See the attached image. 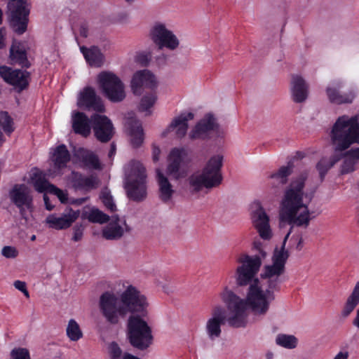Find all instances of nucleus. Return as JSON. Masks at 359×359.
Wrapping results in <instances>:
<instances>
[{
  "mask_svg": "<svg viewBox=\"0 0 359 359\" xmlns=\"http://www.w3.org/2000/svg\"><path fill=\"white\" fill-rule=\"evenodd\" d=\"M237 262L240 265L236 271V284L238 286L250 284L246 299H241L227 287L219 295L230 313L228 318L229 325L238 328L246 326L248 306L256 313L264 314L269 310V304L272 300L268 298L267 292H264L260 287L259 279L255 278L262 265L260 257L241 254L238 257Z\"/></svg>",
  "mask_w": 359,
  "mask_h": 359,
  "instance_id": "nucleus-1",
  "label": "nucleus"
},
{
  "mask_svg": "<svg viewBox=\"0 0 359 359\" xmlns=\"http://www.w3.org/2000/svg\"><path fill=\"white\" fill-rule=\"evenodd\" d=\"M307 177L308 172L305 171L294 178L285 189L280 203V219L292 226L306 229L311 219L308 204L303 201L304 196L309 198V202L313 197V192L304 191Z\"/></svg>",
  "mask_w": 359,
  "mask_h": 359,
  "instance_id": "nucleus-2",
  "label": "nucleus"
},
{
  "mask_svg": "<svg viewBox=\"0 0 359 359\" xmlns=\"http://www.w3.org/2000/svg\"><path fill=\"white\" fill-rule=\"evenodd\" d=\"M330 139L334 155L341 156L344 161L341 166V173L348 174L355 170L357 163L350 156L342 152L348 149L351 145L359 144V116L354 115L349 117L343 115L337 118L330 131Z\"/></svg>",
  "mask_w": 359,
  "mask_h": 359,
  "instance_id": "nucleus-3",
  "label": "nucleus"
},
{
  "mask_svg": "<svg viewBox=\"0 0 359 359\" xmlns=\"http://www.w3.org/2000/svg\"><path fill=\"white\" fill-rule=\"evenodd\" d=\"M223 165V156L215 155L207 162L199 175L193 174L188 178L190 192L198 193L203 187L212 189L221 184L223 177L221 169Z\"/></svg>",
  "mask_w": 359,
  "mask_h": 359,
  "instance_id": "nucleus-4",
  "label": "nucleus"
},
{
  "mask_svg": "<svg viewBox=\"0 0 359 359\" xmlns=\"http://www.w3.org/2000/svg\"><path fill=\"white\" fill-rule=\"evenodd\" d=\"M157 83L155 76L149 70L144 69L135 72L131 80V89L135 95H140L144 88L150 90L141 99L139 111H149L157 100Z\"/></svg>",
  "mask_w": 359,
  "mask_h": 359,
  "instance_id": "nucleus-5",
  "label": "nucleus"
},
{
  "mask_svg": "<svg viewBox=\"0 0 359 359\" xmlns=\"http://www.w3.org/2000/svg\"><path fill=\"white\" fill-rule=\"evenodd\" d=\"M125 189L127 196L135 202L144 201L147 195L146 169L140 162H133L128 175Z\"/></svg>",
  "mask_w": 359,
  "mask_h": 359,
  "instance_id": "nucleus-6",
  "label": "nucleus"
},
{
  "mask_svg": "<svg viewBox=\"0 0 359 359\" xmlns=\"http://www.w3.org/2000/svg\"><path fill=\"white\" fill-rule=\"evenodd\" d=\"M128 336L130 344L141 351L152 343L151 329L140 316L133 315L128 321Z\"/></svg>",
  "mask_w": 359,
  "mask_h": 359,
  "instance_id": "nucleus-7",
  "label": "nucleus"
},
{
  "mask_svg": "<svg viewBox=\"0 0 359 359\" xmlns=\"http://www.w3.org/2000/svg\"><path fill=\"white\" fill-rule=\"evenodd\" d=\"M97 83L104 97L111 102H120L125 99L124 84L115 74L102 72L97 76Z\"/></svg>",
  "mask_w": 359,
  "mask_h": 359,
  "instance_id": "nucleus-8",
  "label": "nucleus"
},
{
  "mask_svg": "<svg viewBox=\"0 0 359 359\" xmlns=\"http://www.w3.org/2000/svg\"><path fill=\"white\" fill-rule=\"evenodd\" d=\"M99 308L107 321L113 325L118 323L120 317L126 316L121 297L118 298L111 292H104L101 294L99 299Z\"/></svg>",
  "mask_w": 359,
  "mask_h": 359,
  "instance_id": "nucleus-9",
  "label": "nucleus"
},
{
  "mask_svg": "<svg viewBox=\"0 0 359 359\" xmlns=\"http://www.w3.org/2000/svg\"><path fill=\"white\" fill-rule=\"evenodd\" d=\"M10 12V25L18 34H22L27 29L29 8L27 0H11L8 4Z\"/></svg>",
  "mask_w": 359,
  "mask_h": 359,
  "instance_id": "nucleus-10",
  "label": "nucleus"
},
{
  "mask_svg": "<svg viewBox=\"0 0 359 359\" xmlns=\"http://www.w3.org/2000/svg\"><path fill=\"white\" fill-rule=\"evenodd\" d=\"M224 136V131L213 114H207L194 126L189 134L191 140H210L212 137L219 138Z\"/></svg>",
  "mask_w": 359,
  "mask_h": 359,
  "instance_id": "nucleus-11",
  "label": "nucleus"
},
{
  "mask_svg": "<svg viewBox=\"0 0 359 359\" xmlns=\"http://www.w3.org/2000/svg\"><path fill=\"white\" fill-rule=\"evenodd\" d=\"M120 297L125 310V316L129 312L140 313L143 316L147 315V298L135 287L129 285Z\"/></svg>",
  "mask_w": 359,
  "mask_h": 359,
  "instance_id": "nucleus-12",
  "label": "nucleus"
},
{
  "mask_svg": "<svg viewBox=\"0 0 359 359\" xmlns=\"http://www.w3.org/2000/svg\"><path fill=\"white\" fill-rule=\"evenodd\" d=\"M290 231L285 236L280 250H275L272 257V264L266 265L264 272L261 274V278H279L285 271V264L290 256L289 252L285 249L286 241L290 234Z\"/></svg>",
  "mask_w": 359,
  "mask_h": 359,
  "instance_id": "nucleus-13",
  "label": "nucleus"
},
{
  "mask_svg": "<svg viewBox=\"0 0 359 359\" xmlns=\"http://www.w3.org/2000/svg\"><path fill=\"white\" fill-rule=\"evenodd\" d=\"M151 39L159 49L166 48L169 50H175L179 44L177 36L168 30L164 24L156 23L150 32Z\"/></svg>",
  "mask_w": 359,
  "mask_h": 359,
  "instance_id": "nucleus-14",
  "label": "nucleus"
},
{
  "mask_svg": "<svg viewBox=\"0 0 359 359\" xmlns=\"http://www.w3.org/2000/svg\"><path fill=\"white\" fill-rule=\"evenodd\" d=\"M11 201L19 209L22 217L25 214V208L31 210L33 208V196L29 189L24 184H16L9 191Z\"/></svg>",
  "mask_w": 359,
  "mask_h": 359,
  "instance_id": "nucleus-15",
  "label": "nucleus"
},
{
  "mask_svg": "<svg viewBox=\"0 0 359 359\" xmlns=\"http://www.w3.org/2000/svg\"><path fill=\"white\" fill-rule=\"evenodd\" d=\"M77 106L81 109L97 113H103L105 111L102 98L90 86H86L81 91L77 100Z\"/></svg>",
  "mask_w": 359,
  "mask_h": 359,
  "instance_id": "nucleus-16",
  "label": "nucleus"
},
{
  "mask_svg": "<svg viewBox=\"0 0 359 359\" xmlns=\"http://www.w3.org/2000/svg\"><path fill=\"white\" fill-rule=\"evenodd\" d=\"M0 76L7 83L22 91L29 85V73L20 69H13L6 65L0 67Z\"/></svg>",
  "mask_w": 359,
  "mask_h": 359,
  "instance_id": "nucleus-17",
  "label": "nucleus"
},
{
  "mask_svg": "<svg viewBox=\"0 0 359 359\" xmlns=\"http://www.w3.org/2000/svg\"><path fill=\"white\" fill-rule=\"evenodd\" d=\"M92 128L95 137L101 142H109L114 133L111 121L104 115L94 114L92 116Z\"/></svg>",
  "mask_w": 359,
  "mask_h": 359,
  "instance_id": "nucleus-18",
  "label": "nucleus"
},
{
  "mask_svg": "<svg viewBox=\"0 0 359 359\" xmlns=\"http://www.w3.org/2000/svg\"><path fill=\"white\" fill-rule=\"evenodd\" d=\"M252 220L253 226L259 233V236L264 240H269L272 236L269 217L261 205L253 212Z\"/></svg>",
  "mask_w": 359,
  "mask_h": 359,
  "instance_id": "nucleus-19",
  "label": "nucleus"
},
{
  "mask_svg": "<svg viewBox=\"0 0 359 359\" xmlns=\"http://www.w3.org/2000/svg\"><path fill=\"white\" fill-rule=\"evenodd\" d=\"M79 215V210H74L71 208L67 213H64L61 217L50 215L47 217L46 222L49 225V227L52 229L57 230L65 229L69 228L76 221Z\"/></svg>",
  "mask_w": 359,
  "mask_h": 359,
  "instance_id": "nucleus-20",
  "label": "nucleus"
},
{
  "mask_svg": "<svg viewBox=\"0 0 359 359\" xmlns=\"http://www.w3.org/2000/svg\"><path fill=\"white\" fill-rule=\"evenodd\" d=\"M125 125L130 137L133 147H140L144 141V132L141 122L135 117L130 116L128 117Z\"/></svg>",
  "mask_w": 359,
  "mask_h": 359,
  "instance_id": "nucleus-21",
  "label": "nucleus"
},
{
  "mask_svg": "<svg viewBox=\"0 0 359 359\" xmlns=\"http://www.w3.org/2000/svg\"><path fill=\"white\" fill-rule=\"evenodd\" d=\"M92 128V116L89 118L83 112L76 111L72 116V130L74 133L87 137Z\"/></svg>",
  "mask_w": 359,
  "mask_h": 359,
  "instance_id": "nucleus-22",
  "label": "nucleus"
},
{
  "mask_svg": "<svg viewBox=\"0 0 359 359\" xmlns=\"http://www.w3.org/2000/svg\"><path fill=\"white\" fill-rule=\"evenodd\" d=\"M341 88V83L337 81L333 83L332 86H328L326 89L327 97L331 103L341 104L344 103H351L355 97L353 91L341 94L339 89Z\"/></svg>",
  "mask_w": 359,
  "mask_h": 359,
  "instance_id": "nucleus-23",
  "label": "nucleus"
},
{
  "mask_svg": "<svg viewBox=\"0 0 359 359\" xmlns=\"http://www.w3.org/2000/svg\"><path fill=\"white\" fill-rule=\"evenodd\" d=\"M292 100L296 103L304 102L308 97V85L299 75H293L291 81Z\"/></svg>",
  "mask_w": 359,
  "mask_h": 359,
  "instance_id": "nucleus-24",
  "label": "nucleus"
},
{
  "mask_svg": "<svg viewBox=\"0 0 359 359\" xmlns=\"http://www.w3.org/2000/svg\"><path fill=\"white\" fill-rule=\"evenodd\" d=\"M187 156V151L184 148H174L169 155V164L168 171L170 174L178 177L181 175L180 171Z\"/></svg>",
  "mask_w": 359,
  "mask_h": 359,
  "instance_id": "nucleus-25",
  "label": "nucleus"
},
{
  "mask_svg": "<svg viewBox=\"0 0 359 359\" xmlns=\"http://www.w3.org/2000/svg\"><path fill=\"white\" fill-rule=\"evenodd\" d=\"M75 156L86 168L93 170H100L102 168L98 156L90 150L82 147L79 148Z\"/></svg>",
  "mask_w": 359,
  "mask_h": 359,
  "instance_id": "nucleus-26",
  "label": "nucleus"
},
{
  "mask_svg": "<svg viewBox=\"0 0 359 359\" xmlns=\"http://www.w3.org/2000/svg\"><path fill=\"white\" fill-rule=\"evenodd\" d=\"M70 181L72 187L79 190H90L95 187L97 184V177L94 175L88 177L83 174L72 171L71 173Z\"/></svg>",
  "mask_w": 359,
  "mask_h": 359,
  "instance_id": "nucleus-27",
  "label": "nucleus"
},
{
  "mask_svg": "<svg viewBox=\"0 0 359 359\" xmlns=\"http://www.w3.org/2000/svg\"><path fill=\"white\" fill-rule=\"evenodd\" d=\"M10 59L13 64H17L22 68H29L31 66L27 59V51L20 42H14L10 48Z\"/></svg>",
  "mask_w": 359,
  "mask_h": 359,
  "instance_id": "nucleus-28",
  "label": "nucleus"
},
{
  "mask_svg": "<svg viewBox=\"0 0 359 359\" xmlns=\"http://www.w3.org/2000/svg\"><path fill=\"white\" fill-rule=\"evenodd\" d=\"M194 114L192 112L182 113L179 116L175 118L168 126L169 130L177 128L176 135L182 138L185 136L188 130V121L194 118Z\"/></svg>",
  "mask_w": 359,
  "mask_h": 359,
  "instance_id": "nucleus-29",
  "label": "nucleus"
},
{
  "mask_svg": "<svg viewBox=\"0 0 359 359\" xmlns=\"http://www.w3.org/2000/svg\"><path fill=\"white\" fill-rule=\"evenodd\" d=\"M50 158L55 168L62 169L66 168L67 163L70 161L71 154L67 146L61 144L55 147Z\"/></svg>",
  "mask_w": 359,
  "mask_h": 359,
  "instance_id": "nucleus-30",
  "label": "nucleus"
},
{
  "mask_svg": "<svg viewBox=\"0 0 359 359\" xmlns=\"http://www.w3.org/2000/svg\"><path fill=\"white\" fill-rule=\"evenodd\" d=\"M157 181L159 186V197L164 202H168L175 191L168 178L159 170H157Z\"/></svg>",
  "mask_w": 359,
  "mask_h": 359,
  "instance_id": "nucleus-31",
  "label": "nucleus"
},
{
  "mask_svg": "<svg viewBox=\"0 0 359 359\" xmlns=\"http://www.w3.org/2000/svg\"><path fill=\"white\" fill-rule=\"evenodd\" d=\"M81 52L88 64L90 66L100 67L102 63L103 55L97 46H93L90 48L80 47Z\"/></svg>",
  "mask_w": 359,
  "mask_h": 359,
  "instance_id": "nucleus-32",
  "label": "nucleus"
},
{
  "mask_svg": "<svg viewBox=\"0 0 359 359\" xmlns=\"http://www.w3.org/2000/svg\"><path fill=\"white\" fill-rule=\"evenodd\" d=\"M359 304V281L356 283L351 294L347 298L341 311V316L346 318Z\"/></svg>",
  "mask_w": 359,
  "mask_h": 359,
  "instance_id": "nucleus-33",
  "label": "nucleus"
},
{
  "mask_svg": "<svg viewBox=\"0 0 359 359\" xmlns=\"http://www.w3.org/2000/svg\"><path fill=\"white\" fill-rule=\"evenodd\" d=\"M341 159L340 155H332L330 158H322L316 165V169L319 172L320 181L325 179L328 170Z\"/></svg>",
  "mask_w": 359,
  "mask_h": 359,
  "instance_id": "nucleus-34",
  "label": "nucleus"
},
{
  "mask_svg": "<svg viewBox=\"0 0 359 359\" xmlns=\"http://www.w3.org/2000/svg\"><path fill=\"white\" fill-rule=\"evenodd\" d=\"M119 220L118 216L115 217L114 223H109L102 231V236L107 240L119 239L123 234V228L117 223Z\"/></svg>",
  "mask_w": 359,
  "mask_h": 359,
  "instance_id": "nucleus-35",
  "label": "nucleus"
},
{
  "mask_svg": "<svg viewBox=\"0 0 359 359\" xmlns=\"http://www.w3.org/2000/svg\"><path fill=\"white\" fill-rule=\"evenodd\" d=\"M293 165L289 163L286 166L280 167L278 170L271 175L270 178L278 185H283L287 183L288 177L292 172Z\"/></svg>",
  "mask_w": 359,
  "mask_h": 359,
  "instance_id": "nucleus-36",
  "label": "nucleus"
},
{
  "mask_svg": "<svg viewBox=\"0 0 359 359\" xmlns=\"http://www.w3.org/2000/svg\"><path fill=\"white\" fill-rule=\"evenodd\" d=\"M224 324V323L217 320L215 318H210L208 319L206 323V332L208 337L211 339L219 337L222 332L221 326Z\"/></svg>",
  "mask_w": 359,
  "mask_h": 359,
  "instance_id": "nucleus-37",
  "label": "nucleus"
},
{
  "mask_svg": "<svg viewBox=\"0 0 359 359\" xmlns=\"http://www.w3.org/2000/svg\"><path fill=\"white\" fill-rule=\"evenodd\" d=\"M66 332L69 339L72 341H77L83 337V332L80 326L74 319L69 321Z\"/></svg>",
  "mask_w": 359,
  "mask_h": 359,
  "instance_id": "nucleus-38",
  "label": "nucleus"
},
{
  "mask_svg": "<svg viewBox=\"0 0 359 359\" xmlns=\"http://www.w3.org/2000/svg\"><path fill=\"white\" fill-rule=\"evenodd\" d=\"M297 339L294 335L279 334L276 339V343L283 348L292 349L297 346Z\"/></svg>",
  "mask_w": 359,
  "mask_h": 359,
  "instance_id": "nucleus-39",
  "label": "nucleus"
},
{
  "mask_svg": "<svg viewBox=\"0 0 359 359\" xmlns=\"http://www.w3.org/2000/svg\"><path fill=\"white\" fill-rule=\"evenodd\" d=\"M0 127L8 135H10L14 130L13 118L7 111L0 112Z\"/></svg>",
  "mask_w": 359,
  "mask_h": 359,
  "instance_id": "nucleus-40",
  "label": "nucleus"
},
{
  "mask_svg": "<svg viewBox=\"0 0 359 359\" xmlns=\"http://www.w3.org/2000/svg\"><path fill=\"white\" fill-rule=\"evenodd\" d=\"M267 279V288L266 292L268 294V298L270 300L275 299L274 291H278L280 289V279L279 278H266Z\"/></svg>",
  "mask_w": 359,
  "mask_h": 359,
  "instance_id": "nucleus-41",
  "label": "nucleus"
},
{
  "mask_svg": "<svg viewBox=\"0 0 359 359\" xmlns=\"http://www.w3.org/2000/svg\"><path fill=\"white\" fill-rule=\"evenodd\" d=\"M88 220L93 223L104 224L109 221V216L98 209L92 210Z\"/></svg>",
  "mask_w": 359,
  "mask_h": 359,
  "instance_id": "nucleus-42",
  "label": "nucleus"
},
{
  "mask_svg": "<svg viewBox=\"0 0 359 359\" xmlns=\"http://www.w3.org/2000/svg\"><path fill=\"white\" fill-rule=\"evenodd\" d=\"M51 187H55V185L50 184L45 178L39 177L34 182V187L36 190L40 193H43L45 191L50 193L52 191Z\"/></svg>",
  "mask_w": 359,
  "mask_h": 359,
  "instance_id": "nucleus-43",
  "label": "nucleus"
},
{
  "mask_svg": "<svg viewBox=\"0 0 359 359\" xmlns=\"http://www.w3.org/2000/svg\"><path fill=\"white\" fill-rule=\"evenodd\" d=\"M100 199L106 208L110 210V212H114L116 210V206L109 192L102 191L100 195Z\"/></svg>",
  "mask_w": 359,
  "mask_h": 359,
  "instance_id": "nucleus-44",
  "label": "nucleus"
},
{
  "mask_svg": "<svg viewBox=\"0 0 359 359\" xmlns=\"http://www.w3.org/2000/svg\"><path fill=\"white\" fill-rule=\"evenodd\" d=\"M126 353L123 355L122 351L117 343L112 342L109 345V354L111 359H127Z\"/></svg>",
  "mask_w": 359,
  "mask_h": 359,
  "instance_id": "nucleus-45",
  "label": "nucleus"
},
{
  "mask_svg": "<svg viewBox=\"0 0 359 359\" xmlns=\"http://www.w3.org/2000/svg\"><path fill=\"white\" fill-rule=\"evenodd\" d=\"M212 318H215L217 320H219L222 323H226L228 321L226 319V312L224 307L222 306H215L212 311Z\"/></svg>",
  "mask_w": 359,
  "mask_h": 359,
  "instance_id": "nucleus-46",
  "label": "nucleus"
},
{
  "mask_svg": "<svg viewBox=\"0 0 359 359\" xmlns=\"http://www.w3.org/2000/svg\"><path fill=\"white\" fill-rule=\"evenodd\" d=\"M13 359H30L29 352L27 348H14L11 353Z\"/></svg>",
  "mask_w": 359,
  "mask_h": 359,
  "instance_id": "nucleus-47",
  "label": "nucleus"
},
{
  "mask_svg": "<svg viewBox=\"0 0 359 359\" xmlns=\"http://www.w3.org/2000/svg\"><path fill=\"white\" fill-rule=\"evenodd\" d=\"M1 254L6 258H15L18 255V252L14 247L4 246L2 248Z\"/></svg>",
  "mask_w": 359,
  "mask_h": 359,
  "instance_id": "nucleus-48",
  "label": "nucleus"
},
{
  "mask_svg": "<svg viewBox=\"0 0 359 359\" xmlns=\"http://www.w3.org/2000/svg\"><path fill=\"white\" fill-rule=\"evenodd\" d=\"M151 54L147 53H140L136 56V61L142 66H147L151 60Z\"/></svg>",
  "mask_w": 359,
  "mask_h": 359,
  "instance_id": "nucleus-49",
  "label": "nucleus"
},
{
  "mask_svg": "<svg viewBox=\"0 0 359 359\" xmlns=\"http://www.w3.org/2000/svg\"><path fill=\"white\" fill-rule=\"evenodd\" d=\"M83 226L82 224H76L73 227L72 240L75 242L79 241L83 237Z\"/></svg>",
  "mask_w": 359,
  "mask_h": 359,
  "instance_id": "nucleus-50",
  "label": "nucleus"
},
{
  "mask_svg": "<svg viewBox=\"0 0 359 359\" xmlns=\"http://www.w3.org/2000/svg\"><path fill=\"white\" fill-rule=\"evenodd\" d=\"M51 187L52 191L50 193L55 194L62 203H66L68 200L67 194L55 186Z\"/></svg>",
  "mask_w": 359,
  "mask_h": 359,
  "instance_id": "nucleus-51",
  "label": "nucleus"
},
{
  "mask_svg": "<svg viewBox=\"0 0 359 359\" xmlns=\"http://www.w3.org/2000/svg\"><path fill=\"white\" fill-rule=\"evenodd\" d=\"M346 155L350 156L358 163L359 161V147L346 151Z\"/></svg>",
  "mask_w": 359,
  "mask_h": 359,
  "instance_id": "nucleus-52",
  "label": "nucleus"
},
{
  "mask_svg": "<svg viewBox=\"0 0 359 359\" xmlns=\"http://www.w3.org/2000/svg\"><path fill=\"white\" fill-rule=\"evenodd\" d=\"M14 287L20 291L25 290L26 283L21 280H15L13 283Z\"/></svg>",
  "mask_w": 359,
  "mask_h": 359,
  "instance_id": "nucleus-53",
  "label": "nucleus"
},
{
  "mask_svg": "<svg viewBox=\"0 0 359 359\" xmlns=\"http://www.w3.org/2000/svg\"><path fill=\"white\" fill-rule=\"evenodd\" d=\"M43 201H44V203H45L46 210H52L54 208V205H53L50 203L49 198L46 194L43 195Z\"/></svg>",
  "mask_w": 359,
  "mask_h": 359,
  "instance_id": "nucleus-54",
  "label": "nucleus"
},
{
  "mask_svg": "<svg viewBox=\"0 0 359 359\" xmlns=\"http://www.w3.org/2000/svg\"><path fill=\"white\" fill-rule=\"evenodd\" d=\"M160 152H161V151L158 147H154L153 148V160H154V161H158Z\"/></svg>",
  "mask_w": 359,
  "mask_h": 359,
  "instance_id": "nucleus-55",
  "label": "nucleus"
},
{
  "mask_svg": "<svg viewBox=\"0 0 359 359\" xmlns=\"http://www.w3.org/2000/svg\"><path fill=\"white\" fill-rule=\"evenodd\" d=\"M348 353L346 352H339L336 355L334 359H348Z\"/></svg>",
  "mask_w": 359,
  "mask_h": 359,
  "instance_id": "nucleus-56",
  "label": "nucleus"
},
{
  "mask_svg": "<svg viewBox=\"0 0 359 359\" xmlns=\"http://www.w3.org/2000/svg\"><path fill=\"white\" fill-rule=\"evenodd\" d=\"M88 27L86 25H83L80 27V35L84 38L88 36Z\"/></svg>",
  "mask_w": 359,
  "mask_h": 359,
  "instance_id": "nucleus-57",
  "label": "nucleus"
},
{
  "mask_svg": "<svg viewBox=\"0 0 359 359\" xmlns=\"http://www.w3.org/2000/svg\"><path fill=\"white\" fill-rule=\"evenodd\" d=\"M353 325L359 328V308L356 311V315L352 322Z\"/></svg>",
  "mask_w": 359,
  "mask_h": 359,
  "instance_id": "nucleus-58",
  "label": "nucleus"
},
{
  "mask_svg": "<svg viewBox=\"0 0 359 359\" xmlns=\"http://www.w3.org/2000/svg\"><path fill=\"white\" fill-rule=\"evenodd\" d=\"M116 153V145L114 143L111 144L110 150L109 151V157L111 158Z\"/></svg>",
  "mask_w": 359,
  "mask_h": 359,
  "instance_id": "nucleus-59",
  "label": "nucleus"
},
{
  "mask_svg": "<svg viewBox=\"0 0 359 359\" xmlns=\"http://www.w3.org/2000/svg\"><path fill=\"white\" fill-rule=\"evenodd\" d=\"M5 47L4 43V37L2 33V31L0 29V48H4Z\"/></svg>",
  "mask_w": 359,
  "mask_h": 359,
  "instance_id": "nucleus-60",
  "label": "nucleus"
},
{
  "mask_svg": "<svg viewBox=\"0 0 359 359\" xmlns=\"http://www.w3.org/2000/svg\"><path fill=\"white\" fill-rule=\"evenodd\" d=\"M304 154L302 152L297 151L296 153V155H295L294 158H298V159H302V158H304Z\"/></svg>",
  "mask_w": 359,
  "mask_h": 359,
  "instance_id": "nucleus-61",
  "label": "nucleus"
},
{
  "mask_svg": "<svg viewBox=\"0 0 359 359\" xmlns=\"http://www.w3.org/2000/svg\"><path fill=\"white\" fill-rule=\"evenodd\" d=\"M126 357L127 359H140L138 357L133 355L130 353H126Z\"/></svg>",
  "mask_w": 359,
  "mask_h": 359,
  "instance_id": "nucleus-62",
  "label": "nucleus"
},
{
  "mask_svg": "<svg viewBox=\"0 0 359 359\" xmlns=\"http://www.w3.org/2000/svg\"><path fill=\"white\" fill-rule=\"evenodd\" d=\"M273 353H268L266 354V359H273Z\"/></svg>",
  "mask_w": 359,
  "mask_h": 359,
  "instance_id": "nucleus-63",
  "label": "nucleus"
},
{
  "mask_svg": "<svg viewBox=\"0 0 359 359\" xmlns=\"http://www.w3.org/2000/svg\"><path fill=\"white\" fill-rule=\"evenodd\" d=\"M22 292L27 297H29V292L27 291V288H25V290H23L22 291Z\"/></svg>",
  "mask_w": 359,
  "mask_h": 359,
  "instance_id": "nucleus-64",
  "label": "nucleus"
}]
</instances>
